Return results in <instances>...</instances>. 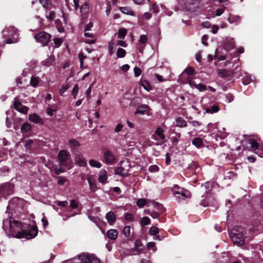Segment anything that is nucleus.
I'll use <instances>...</instances> for the list:
<instances>
[{"label": "nucleus", "instance_id": "1a4fd4ad", "mask_svg": "<svg viewBox=\"0 0 263 263\" xmlns=\"http://www.w3.org/2000/svg\"><path fill=\"white\" fill-rule=\"evenodd\" d=\"M124 163L123 161L120 162V166L116 168L115 171V174L121 175L123 177L128 175L129 165H126L123 166Z\"/></svg>", "mask_w": 263, "mask_h": 263}, {"label": "nucleus", "instance_id": "0eeeda50", "mask_svg": "<svg viewBox=\"0 0 263 263\" xmlns=\"http://www.w3.org/2000/svg\"><path fill=\"white\" fill-rule=\"evenodd\" d=\"M79 259L85 263H100V260L95 255L88 253H82L79 255Z\"/></svg>", "mask_w": 263, "mask_h": 263}, {"label": "nucleus", "instance_id": "de8ad7c7", "mask_svg": "<svg viewBox=\"0 0 263 263\" xmlns=\"http://www.w3.org/2000/svg\"><path fill=\"white\" fill-rule=\"evenodd\" d=\"M159 230L156 227H152L150 228L149 230V233L152 235H155L158 233Z\"/></svg>", "mask_w": 263, "mask_h": 263}, {"label": "nucleus", "instance_id": "5fc2aeb1", "mask_svg": "<svg viewBox=\"0 0 263 263\" xmlns=\"http://www.w3.org/2000/svg\"><path fill=\"white\" fill-rule=\"evenodd\" d=\"M151 10L154 13L157 14L159 11L158 6L156 4H153L152 5Z\"/></svg>", "mask_w": 263, "mask_h": 263}, {"label": "nucleus", "instance_id": "e2e57ef3", "mask_svg": "<svg viewBox=\"0 0 263 263\" xmlns=\"http://www.w3.org/2000/svg\"><path fill=\"white\" fill-rule=\"evenodd\" d=\"M116 44V46H120L124 47H126L127 46V44L121 40H118L116 42H115Z\"/></svg>", "mask_w": 263, "mask_h": 263}, {"label": "nucleus", "instance_id": "c03bdc74", "mask_svg": "<svg viewBox=\"0 0 263 263\" xmlns=\"http://www.w3.org/2000/svg\"><path fill=\"white\" fill-rule=\"evenodd\" d=\"M130 227L129 226H125L123 229L122 233L125 237H128L130 235Z\"/></svg>", "mask_w": 263, "mask_h": 263}, {"label": "nucleus", "instance_id": "7ed1b4c3", "mask_svg": "<svg viewBox=\"0 0 263 263\" xmlns=\"http://www.w3.org/2000/svg\"><path fill=\"white\" fill-rule=\"evenodd\" d=\"M37 228L36 226H33L28 231H23L16 234L17 238H26L28 239L35 237L37 234Z\"/></svg>", "mask_w": 263, "mask_h": 263}, {"label": "nucleus", "instance_id": "052dcab7", "mask_svg": "<svg viewBox=\"0 0 263 263\" xmlns=\"http://www.w3.org/2000/svg\"><path fill=\"white\" fill-rule=\"evenodd\" d=\"M152 17L151 13L149 12H145L142 17V18L145 20H148Z\"/></svg>", "mask_w": 263, "mask_h": 263}, {"label": "nucleus", "instance_id": "09e8293b", "mask_svg": "<svg viewBox=\"0 0 263 263\" xmlns=\"http://www.w3.org/2000/svg\"><path fill=\"white\" fill-rule=\"evenodd\" d=\"M150 219L147 217H144L142 218L141 220V223L142 225L146 226L150 223Z\"/></svg>", "mask_w": 263, "mask_h": 263}, {"label": "nucleus", "instance_id": "0e129e2a", "mask_svg": "<svg viewBox=\"0 0 263 263\" xmlns=\"http://www.w3.org/2000/svg\"><path fill=\"white\" fill-rule=\"evenodd\" d=\"M18 111L23 113L26 114L28 111V108L25 106H22L19 108Z\"/></svg>", "mask_w": 263, "mask_h": 263}, {"label": "nucleus", "instance_id": "9b49d317", "mask_svg": "<svg viewBox=\"0 0 263 263\" xmlns=\"http://www.w3.org/2000/svg\"><path fill=\"white\" fill-rule=\"evenodd\" d=\"M58 158L59 160L60 165L65 166L66 165V161L68 158V153L65 150H61L58 153Z\"/></svg>", "mask_w": 263, "mask_h": 263}, {"label": "nucleus", "instance_id": "774afa93", "mask_svg": "<svg viewBox=\"0 0 263 263\" xmlns=\"http://www.w3.org/2000/svg\"><path fill=\"white\" fill-rule=\"evenodd\" d=\"M185 72L189 76L192 75L194 73V69L192 67H188L186 68Z\"/></svg>", "mask_w": 263, "mask_h": 263}, {"label": "nucleus", "instance_id": "2eb2a0df", "mask_svg": "<svg viewBox=\"0 0 263 263\" xmlns=\"http://www.w3.org/2000/svg\"><path fill=\"white\" fill-rule=\"evenodd\" d=\"M87 179L89 183L90 191L92 192H95L97 189L96 179L92 175L88 176Z\"/></svg>", "mask_w": 263, "mask_h": 263}, {"label": "nucleus", "instance_id": "39448f33", "mask_svg": "<svg viewBox=\"0 0 263 263\" xmlns=\"http://www.w3.org/2000/svg\"><path fill=\"white\" fill-rule=\"evenodd\" d=\"M200 205L203 206H213L215 209L218 207V203L214 196L212 194L202 195Z\"/></svg>", "mask_w": 263, "mask_h": 263}, {"label": "nucleus", "instance_id": "423d86ee", "mask_svg": "<svg viewBox=\"0 0 263 263\" xmlns=\"http://www.w3.org/2000/svg\"><path fill=\"white\" fill-rule=\"evenodd\" d=\"M51 35L45 31L40 32L34 35L35 40L43 46L47 45L51 39Z\"/></svg>", "mask_w": 263, "mask_h": 263}, {"label": "nucleus", "instance_id": "338daca9", "mask_svg": "<svg viewBox=\"0 0 263 263\" xmlns=\"http://www.w3.org/2000/svg\"><path fill=\"white\" fill-rule=\"evenodd\" d=\"M227 100H228V103H230L234 99L233 96L231 93H228L226 96Z\"/></svg>", "mask_w": 263, "mask_h": 263}, {"label": "nucleus", "instance_id": "79ce46f5", "mask_svg": "<svg viewBox=\"0 0 263 263\" xmlns=\"http://www.w3.org/2000/svg\"><path fill=\"white\" fill-rule=\"evenodd\" d=\"M147 200L144 198L139 199L137 201V205L140 208H142L146 205Z\"/></svg>", "mask_w": 263, "mask_h": 263}, {"label": "nucleus", "instance_id": "cd10ccee", "mask_svg": "<svg viewBox=\"0 0 263 263\" xmlns=\"http://www.w3.org/2000/svg\"><path fill=\"white\" fill-rule=\"evenodd\" d=\"M226 48L227 50H231L235 48V41L234 39H229L226 43Z\"/></svg>", "mask_w": 263, "mask_h": 263}, {"label": "nucleus", "instance_id": "4be33fe9", "mask_svg": "<svg viewBox=\"0 0 263 263\" xmlns=\"http://www.w3.org/2000/svg\"><path fill=\"white\" fill-rule=\"evenodd\" d=\"M164 130L161 127H158L157 128V129L155 131V135L154 134L152 136L153 139L155 140H157V139L156 137V135L159 137L160 139L161 140H164L165 138V136L163 134Z\"/></svg>", "mask_w": 263, "mask_h": 263}, {"label": "nucleus", "instance_id": "9d476101", "mask_svg": "<svg viewBox=\"0 0 263 263\" xmlns=\"http://www.w3.org/2000/svg\"><path fill=\"white\" fill-rule=\"evenodd\" d=\"M13 192V186L9 182H6L0 185V193L4 196L10 195Z\"/></svg>", "mask_w": 263, "mask_h": 263}, {"label": "nucleus", "instance_id": "c85d7f7f", "mask_svg": "<svg viewBox=\"0 0 263 263\" xmlns=\"http://www.w3.org/2000/svg\"><path fill=\"white\" fill-rule=\"evenodd\" d=\"M40 81V79L39 77L32 76L30 79V85L33 87H37L39 82Z\"/></svg>", "mask_w": 263, "mask_h": 263}, {"label": "nucleus", "instance_id": "473e14b6", "mask_svg": "<svg viewBox=\"0 0 263 263\" xmlns=\"http://www.w3.org/2000/svg\"><path fill=\"white\" fill-rule=\"evenodd\" d=\"M240 17L238 15H231L228 18V21L230 23H238L240 22Z\"/></svg>", "mask_w": 263, "mask_h": 263}, {"label": "nucleus", "instance_id": "6ab92c4d", "mask_svg": "<svg viewBox=\"0 0 263 263\" xmlns=\"http://www.w3.org/2000/svg\"><path fill=\"white\" fill-rule=\"evenodd\" d=\"M105 217L108 223L110 225H112L116 220L115 214L112 211L108 212L106 214Z\"/></svg>", "mask_w": 263, "mask_h": 263}, {"label": "nucleus", "instance_id": "13d9d810", "mask_svg": "<svg viewBox=\"0 0 263 263\" xmlns=\"http://www.w3.org/2000/svg\"><path fill=\"white\" fill-rule=\"evenodd\" d=\"M54 16H55V12L54 11H50L49 12V14H46V18L50 20V21H52L53 20V18H54Z\"/></svg>", "mask_w": 263, "mask_h": 263}, {"label": "nucleus", "instance_id": "72a5a7b5", "mask_svg": "<svg viewBox=\"0 0 263 263\" xmlns=\"http://www.w3.org/2000/svg\"><path fill=\"white\" fill-rule=\"evenodd\" d=\"M141 85L143 87V88L146 90L147 91H150L152 88L151 85L146 80H142L141 81Z\"/></svg>", "mask_w": 263, "mask_h": 263}, {"label": "nucleus", "instance_id": "6e6d98bb", "mask_svg": "<svg viewBox=\"0 0 263 263\" xmlns=\"http://www.w3.org/2000/svg\"><path fill=\"white\" fill-rule=\"evenodd\" d=\"M125 219L126 220L132 221L134 220V216L131 213H126L125 215Z\"/></svg>", "mask_w": 263, "mask_h": 263}, {"label": "nucleus", "instance_id": "f03ea898", "mask_svg": "<svg viewBox=\"0 0 263 263\" xmlns=\"http://www.w3.org/2000/svg\"><path fill=\"white\" fill-rule=\"evenodd\" d=\"M3 36L8 37L6 43L12 44L17 42L19 34L16 28L10 27L4 29L2 31Z\"/></svg>", "mask_w": 263, "mask_h": 263}, {"label": "nucleus", "instance_id": "4d7b16f0", "mask_svg": "<svg viewBox=\"0 0 263 263\" xmlns=\"http://www.w3.org/2000/svg\"><path fill=\"white\" fill-rule=\"evenodd\" d=\"M70 205L71 208L75 209L78 207V203L76 200L72 199L70 201Z\"/></svg>", "mask_w": 263, "mask_h": 263}, {"label": "nucleus", "instance_id": "8fccbe9b", "mask_svg": "<svg viewBox=\"0 0 263 263\" xmlns=\"http://www.w3.org/2000/svg\"><path fill=\"white\" fill-rule=\"evenodd\" d=\"M13 105L14 109L18 111L22 105V103L21 102L18 101L17 99L15 98Z\"/></svg>", "mask_w": 263, "mask_h": 263}, {"label": "nucleus", "instance_id": "69168bd1", "mask_svg": "<svg viewBox=\"0 0 263 263\" xmlns=\"http://www.w3.org/2000/svg\"><path fill=\"white\" fill-rule=\"evenodd\" d=\"M197 89H198L200 91H203L206 90V87L205 85L201 84H198L197 86Z\"/></svg>", "mask_w": 263, "mask_h": 263}, {"label": "nucleus", "instance_id": "c9c22d12", "mask_svg": "<svg viewBox=\"0 0 263 263\" xmlns=\"http://www.w3.org/2000/svg\"><path fill=\"white\" fill-rule=\"evenodd\" d=\"M89 164L91 167L98 168H100L102 166V164L100 162L93 159L90 160L89 161Z\"/></svg>", "mask_w": 263, "mask_h": 263}, {"label": "nucleus", "instance_id": "20e7f679", "mask_svg": "<svg viewBox=\"0 0 263 263\" xmlns=\"http://www.w3.org/2000/svg\"><path fill=\"white\" fill-rule=\"evenodd\" d=\"M37 228L36 226H33L28 231H23L16 234L17 238H26L28 239L35 237L37 234Z\"/></svg>", "mask_w": 263, "mask_h": 263}, {"label": "nucleus", "instance_id": "412c9836", "mask_svg": "<svg viewBox=\"0 0 263 263\" xmlns=\"http://www.w3.org/2000/svg\"><path fill=\"white\" fill-rule=\"evenodd\" d=\"M187 7L190 8L198 7L200 5L199 0H184Z\"/></svg>", "mask_w": 263, "mask_h": 263}, {"label": "nucleus", "instance_id": "b1692460", "mask_svg": "<svg viewBox=\"0 0 263 263\" xmlns=\"http://www.w3.org/2000/svg\"><path fill=\"white\" fill-rule=\"evenodd\" d=\"M106 235L111 240H116L118 236V231L115 229H110L107 231Z\"/></svg>", "mask_w": 263, "mask_h": 263}, {"label": "nucleus", "instance_id": "58836bf2", "mask_svg": "<svg viewBox=\"0 0 263 263\" xmlns=\"http://www.w3.org/2000/svg\"><path fill=\"white\" fill-rule=\"evenodd\" d=\"M126 51L121 48H119L117 51V56L118 58H122L125 56Z\"/></svg>", "mask_w": 263, "mask_h": 263}, {"label": "nucleus", "instance_id": "a18cd8bd", "mask_svg": "<svg viewBox=\"0 0 263 263\" xmlns=\"http://www.w3.org/2000/svg\"><path fill=\"white\" fill-rule=\"evenodd\" d=\"M79 90V86L78 84H76L72 90V95L74 98H76Z\"/></svg>", "mask_w": 263, "mask_h": 263}, {"label": "nucleus", "instance_id": "864d4df0", "mask_svg": "<svg viewBox=\"0 0 263 263\" xmlns=\"http://www.w3.org/2000/svg\"><path fill=\"white\" fill-rule=\"evenodd\" d=\"M139 41L141 44H145L147 41V36L146 35H141Z\"/></svg>", "mask_w": 263, "mask_h": 263}, {"label": "nucleus", "instance_id": "c756f323", "mask_svg": "<svg viewBox=\"0 0 263 263\" xmlns=\"http://www.w3.org/2000/svg\"><path fill=\"white\" fill-rule=\"evenodd\" d=\"M119 10L123 13L126 14L134 15V12L127 7H121L119 8Z\"/></svg>", "mask_w": 263, "mask_h": 263}, {"label": "nucleus", "instance_id": "49530a36", "mask_svg": "<svg viewBox=\"0 0 263 263\" xmlns=\"http://www.w3.org/2000/svg\"><path fill=\"white\" fill-rule=\"evenodd\" d=\"M251 78L249 76H246L242 79L243 84L248 85L251 82Z\"/></svg>", "mask_w": 263, "mask_h": 263}, {"label": "nucleus", "instance_id": "f8f14e48", "mask_svg": "<svg viewBox=\"0 0 263 263\" xmlns=\"http://www.w3.org/2000/svg\"><path fill=\"white\" fill-rule=\"evenodd\" d=\"M182 191H174V195L177 198L185 199L190 198L191 194L189 191L185 189H179Z\"/></svg>", "mask_w": 263, "mask_h": 263}, {"label": "nucleus", "instance_id": "4c0bfd02", "mask_svg": "<svg viewBox=\"0 0 263 263\" xmlns=\"http://www.w3.org/2000/svg\"><path fill=\"white\" fill-rule=\"evenodd\" d=\"M55 59L53 57H50L44 61V65L47 67L52 65L54 62Z\"/></svg>", "mask_w": 263, "mask_h": 263}, {"label": "nucleus", "instance_id": "a878e982", "mask_svg": "<svg viewBox=\"0 0 263 263\" xmlns=\"http://www.w3.org/2000/svg\"><path fill=\"white\" fill-rule=\"evenodd\" d=\"M192 144L197 148H201L203 146V141L200 138H194L192 141Z\"/></svg>", "mask_w": 263, "mask_h": 263}, {"label": "nucleus", "instance_id": "e433bc0d", "mask_svg": "<svg viewBox=\"0 0 263 263\" xmlns=\"http://www.w3.org/2000/svg\"><path fill=\"white\" fill-rule=\"evenodd\" d=\"M249 144L251 145L252 150L256 151L258 147V143L254 139H250L248 142Z\"/></svg>", "mask_w": 263, "mask_h": 263}, {"label": "nucleus", "instance_id": "4468645a", "mask_svg": "<svg viewBox=\"0 0 263 263\" xmlns=\"http://www.w3.org/2000/svg\"><path fill=\"white\" fill-rule=\"evenodd\" d=\"M217 73L219 77L223 79L231 78L233 74V72L228 69H218Z\"/></svg>", "mask_w": 263, "mask_h": 263}, {"label": "nucleus", "instance_id": "3c124183", "mask_svg": "<svg viewBox=\"0 0 263 263\" xmlns=\"http://www.w3.org/2000/svg\"><path fill=\"white\" fill-rule=\"evenodd\" d=\"M57 179H58V184L60 185H63L65 182L67 181V179L65 177L59 176L57 177Z\"/></svg>", "mask_w": 263, "mask_h": 263}, {"label": "nucleus", "instance_id": "393cba45", "mask_svg": "<svg viewBox=\"0 0 263 263\" xmlns=\"http://www.w3.org/2000/svg\"><path fill=\"white\" fill-rule=\"evenodd\" d=\"M148 108L146 105H142L138 107L135 114L143 115L148 110Z\"/></svg>", "mask_w": 263, "mask_h": 263}, {"label": "nucleus", "instance_id": "6e6552de", "mask_svg": "<svg viewBox=\"0 0 263 263\" xmlns=\"http://www.w3.org/2000/svg\"><path fill=\"white\" fill-rule=\"evenodd\" d=\"M232 240L235 245L241 246L245 243V238L242 234H236L235 230H232L231 233Z\"/></svg>", "mask_w": 263, "mask_h": 263}, {"label": "nucleus", "instance_id": "a19ab883", "mask_svg": "<svg viewBox=\"0 0 263 263\" xmlns=\"http://www.w3.org/2000/svg\"><path fill=\"white\" fill-rule=\"evenodd\" d=\"M70 87V85L69 84H66L65 85H62L61 87L59 89V93L61 96H62L63 94Z\"/></svg>", "mask_w": 263, "mask_h": 263}, {"label": "nucleus", "instance_id": "2f4dec72", "mask_svg": "<svg viewBox=\"0 0 263 263\" xmlns=\"http://www.w3.org/2000/svg\"><path fill=\"white\" fill-rule=\"evenodd\" d=\"M127 33V30L124 28H120L118 33V37L120 39H124Z\"/></svg>", "mask_w": 263, "mask_h": 263}, {"label": "nucleus", "instance_id": "f704fd0d", "mask_svg": "<svg viewBox=\"0 0 263 263\" xmlns=\"http://www.w3.org/2000/svg\"><path fill=\"white\" fill-rule=\"evenodd\" d=\"M31 129V125L28 123H24L21 127V131L22 133H27Z\"/></svg>", "mask_w": 263, "mask_h": 263}, {"label": "nucleus", "instance_id": "bb28decb", "mask_svg": "<svg viewBox=\"0 0 263 263\" xmlns=\"http://www.w3.org/2000/svg\"><path fill=\"white\" fill-rule=\"evenodd\" d=\"M176 126L179 127H185L187 126V123L182 117H178L176 119Z\"/></svg>", "mask_w": 263, "mask_h": 263}, {"label": "nucleus", "instance_id": "ea45409f", "mask_svg": "<svg viewBox=\"0 0 263 263\" xmlns=\"http://www.w3.org/2000/svg\"><path fill=\"white\" fill-rule=\"evenodd\" d=\"M219 107L217 105H213L211 108H206L205 110L206 112L207 113H215L217 112L219 110Z\"/></svg>", "mask_w": 263, "mask_h": 263}, {"label": "nucleus", "instance_id": "37998d69", "mask_svg": "<svg viewBox=\"0 0 263 263\" xmlns=\"http://www.w3.org/2000/svg\"><path fill=\"white\" fill-rule=\"evenodd\" d=\"M228 136V133H227L225 132L219 130L218 131L217 133L216 134V136L220 138V139H224L227 136Z\"/></svg>", "mask_w": 263, "mask_h": 263}, {"label": "nucleus", "instance_id": "ddd939ff", "mask_svg": "<svg viewBox=\"0 0 263 263\" xmlns=\"http://www.w3.org/2000/svg\"><path fill=\"white\" fill-rule=\"evenodd\" d=\"M104 162L106 164H114L116 162L115 156L109 151H106L103 154Z\"/></svg>", "mask_w": 263, "mask_h": 263}, {"label": "nucleus", "instance_id": "603ef678", "mask_svg": "<svg viewBox=\"0 0 263 263\" xmlns=\"http://www.w3.org/2000/svg\"><path fill=\"white\" fill-rule=\"evenodd\" d=\"M159 170V167L156 165H151L148 168V171L150 172H157Z\"/></svg>", "mask_w": 263, "mask_h": 263}, {"label": "nucleus", "instance_id": "7c9ffc66", "mask_svg": "<svg viewBox=\"0 0 263 263\" xmlns=\"http://www.w3.org/2000/svg\"><path fill=\"white\" fill-rule=\"evenodd\" d=\"M116 44L114 41H111L109 43L108 48L109 50V53L111 55L115 52V49L116 47Z\"/></svg>", "mask_w": 263, "mask_h": 263}, {"label": "nucleus", "instance_id": "f3484780", "mask_svg": "<svg viewBox=\"0 0 263 263\" xmlns=\"http://www.w3.org/2000/svg\"><path fill=\"white\" fill-rule=\"evenodd\" d=\"M107 179V171L105 170H101L99 172L98 181L99 182L104 184Z\"/></svg>", "mask_w": 263, "mask_h": 263}, {"label": "nucleus", "instance_id": "dca6fc26", "mask_svg": "<svg viewBox=\"0 0 263 263\" xmlns=\"http://www.w3.org/2000/svg\"><path fill=\"white\" fill-rule=\"evenodd\" d=\"M142 246V243L139 240H136L135 242V246L136 248L133 249V251L135 253H131L130 255H138L140 254L143 250L142 248H141Z\"/></svg>", "mask_w": 263, "mask_h": 263}, {"label": "nucleus", "instance_id": "680f3d73", "mask_svg": "<svg viewBox=\"0 0 263 263\" xmlns=\"http://www.w3.org/2000/svg\"><path fill=\"white\" fill-rule=\"evenodd\" d=\"M135 77H139L141 74V70L140 68L135 67L134 69Z\"/></svg>", "mask_w": 263, "mask_h": 263}, {"label": "nucleus", "instance_id": "bf43d9fd", "mask_svg": "<svg viewBox=\"0 0 263 263\" xmlns=\"http://www.w3.org/2000/svg\"><path fill=\"white\" fill-rule=\"evenodd\" d=\"M92 85H90L85 92L86 97L88 100L90 99Z\"/></svg>", "mask_w": 263, "mask_h": 263}, {"label": "nucleus", "instance_id": "a211bd4d", "mask_svg": "<svg viewBox=\"0 0 263 263\" xmlns=\"http://www.w3.org/2000/svg\"><path fill=\"white\" fill-rule=\"evenodd\" d=\"M76 163L79 166L84 167L86 165L87 161L81 155H77L76 156Z\"/></svg>", "mask_w": 263, "mask_h": 263}, {"label": "nucleus", "instance_id": "aec40b11", "mask_svg": "<svg viewBox=\"0 0 263 263\" xmlns=\"http://www.w3.org/2000/svg\"><path fill=\"white\" fill-rule=\"evenodd\" d=\"M28 118L30 121L34 123L43 124L42 119L36 114H30Z\"/></svg>", "mask_w": 263, "mask_h": 263}, {"label": "nucleus", "instance_id": "5701e85b", "mask_svg": "<svg viewBox=\"0 0 263 263\" xmlns=\"http://www.w3.org/2000/svg\"><path fill=\"white\" fill-rule=\"evenodd\" d=\"M68 145L72 151L77 149L81 145L79 142L75 139H70L68 142Z\"/></svg>", "mask_w": 263, "mask_h": 263}, {"label": "nucleus", "instance_id": "f257e3e1", "mask_svg": "<svg viewBox=\"0 0 263 263\" xmlns=\"http://www.w3.org/2000/svg\"><path fill=\"white\" fill-rule=\"evenodd\" d=\"M7 226H9L10 232L11 235L14 237H16V234L20 232H23L22 223L15 220H11V219H5L3 220V229Z\"/></svg>", "mask_w": 263, "mask_h": 263}]
</instances>
